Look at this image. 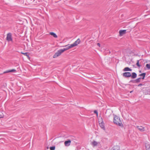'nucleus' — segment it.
<instances>
[{"mask_svg": "<svg viewBox=\"0 0 150 150\" xmlns=\"http://www.w3.org/2000/svg\"><path fill=\"white\" fill-rule=\"evenodd\" d=\"M21 53L23 54L24 55L26 56L29 59H30V57L29 56V55L28 54V53H27V52L23 53L22 52H21Z\"/></svg>", "mask_w": 150, "mask_h": 150, "instance_id": "17", "label": "nucleus"}, {"mask_svg": "<svg viewBox=\"0 0 150 150\" xmlns=\"http://www.w3.org/2000/svg\"><path fill=\"white\" fill-rule=\"evenodd\" d=\"M55 146H53L50 147V150H54L55 149Z\"/></svg>", "mask_w": 150, "mask_h": 150, "instance_id": "21", "label": "nucleus"}, {"mask_svg": "<svg viewBox=\"0 0 150 150\" xmlns=\"http://www.w3.org/2000/svg\"><path fill=\"white\" fill-rule=\"evenodd\" d=\"M139 60H138L137 61V62L136 64V65H137V66H138V67H140V65H139Z\"/></svg>", "mask_w": 150, "mask_h": 150, "instance_id": "24", "label": "nucleus"}, {"mask_svg": "<svg viewBox=\"0 0 150 150\" xmlns=\"http://www.w3.org/2000/svg\"><path fill=\"white\" fill-rule=\"evenodd\" d=\"M94 112L96 114L97 116L98 115V112H97V111H96V110H95V111H94Z\"/></svg>", "mask_w": 150, "mask_h": 150, "instance_id": "25", "label": "nucleus"}, {"mask_svg": "<svg viewBox=\"0 0 150 150\" xmlns=\"http://www.w3.org/2000/svg\"><path fill=\"white\" fill-rule=\"evenodd\" d=\"M146 75V73H143L142 74H140L139 75V76H142V79H144Z\"/></svg>", "mask_w": 150, "mask_h": 150, "instance_id": "14", "label": "nucleus"}, {"mask_svg": "<svg viewBox=\"0 0 150 150\" xmlns=\"http://www.w3.org/2000/svg\"><path fill=\"white\" fill-rule=\"evenodd\" d=\"M81 42V40L79 38L73 44H71V45L73 47L77 46L79 45Z\"/></svg>", "mask_w": 150, "mask_h": 150, "instance_id": "4", "label": "nucleus"}, {"mask_svg": "<svg viewBox=\"0 0 150 150\" xmlns=\"http://www.w3.org/2000/svg\"><path fill=\"white\" fill-rule=\"evenodd\" d=\"M142 84H139V85H138V86H142Z\"/></svg>", "mask_w": 150, "mask_h": 150, "instance_id": "27", "label": "nucleus"}, {"mask_svg": "<svg viewBox=\"0 0 150 150\" xmlns=\"http://www.w3.org/2000/svg\"><path fill=\"white\" fill-rule=\"evenodd\" d=\"M65 47L63 49H61L63 52L65 51H66L70 49L73 48L71 44H68L65 46Z\"/></svg>", "mask_w": 150, "mask_h": 150, "instance_id": "3", "label": "nucleus"}, {"mask_svg": "<svg viewBox=\"0 0 150 150\" xmlns=\"http://www.w3.org/2000/svg\"><path fill=\"white\" fill-rule=\"evenodd\" d=\"M123 76L125 77H129L131 76V74L129 72H125L123 74Z\"/></svg>", "mask_w": 150, "mask_h": 150, "instance_id": "7", "label": "nucleus"}, {"mask_svg": "<svg viewBox=\"0 0 150 150\" xmlns=\"http://www.w3.org/2000/svg\"><path fill=\"white\" fill-rule=\"evenodd\" d=\"M137 129L141 132H144L145 131L144 128L142 126H137Z\"/></svg>", "mask_w": 150, "mask_h": 150, "instance_id": "10", "label": "nucleus"}, {"mask_svg": "<svg viewBox=\"0 0 150 150\" xmlns=\"http://www.w3.org/2000/svg\"><path fill=\"white\" fill-rule=\"evenodd\" d=\"M6 40L8 41H11L12 40L11 34L10 33H8L7 35Z\"/></svg>", "mask_w": 150, "mask_h": 150, "instance_id": "6", "label": "nucleus"}, {"mask_svg": "<svg viewBox=\"0 0 150 150\" xmlns=\"http://www.w3.org/2000/svg\"><path fill=\"white\" fill-rule=\"evenodd\" d=\"M112 150H120L119 147L118 146H115L112 149Z\"/></svg>", "mask_w": 150, "mask_h": 150, "instance_id": "18", "label": "nucleus"}, {"mask_svg": "<svg viewBox=\"0 0 150 150\" xmlns=\"http://www.w3.org/2000/svg\"><path fill=\"white\" fill-rule=\"evenodd\" d=\"M141 78H138L136 80H135V81L136 82H140V79H141Z\"/></svg>", "mask_w": 150, "mask_h": 150, "instance_id": "23", "label": "nucleus"}, {"mask_svg": "<svg viewBox=\"0 0 150 150\" xmlns=\"http://www.w3.org/2000/svg\"><path fill=\"white\" fill-rule=\"evenodd\" d=\"M50 34L51 35L53 36L55 38H57V36L56 34L53 32H50Z\"/></svg>", "mask_w": 150, "mask_h": 150, "instance_id": "16", "label": "nucleus"}, {"mask_svg": "<svg viewBox=\"0 0 150 150\" xmlns=\"http://www.w3.org/2000/svg\"><path fill=\"white\" fill-rule=\"evenodd\" d=\"M98 144L99 143L98 142L94 140L91 143V145L93 147L97 146L98 145Z\"/></svg>", "mask_w": 150, "mask_h": 150, "instance_id": "9", "label": "nucleus"}, {"mask_svg": "<svg viewBox=\"0 0 150 150\" xmlns=\"http://www.w3.org/2000/svg\"><path fill=\"white\" fill-rule=\"evenodd\" d=\"M145 146L146 150H150V145L148 143H145Z\"/></svg>", "mask_w": 150, "mask_h": 150, "instance_id": "12", "label": "nucleus"}, {"mask_svg": "<svg viewBox=\"0 0 150 150\" xmlns=\"http://www.w3.org/2000/svg\"><path fill=\"white\" fill-rule=\"evenodd\" d=\"M99 124L100 126L101 127V128L103 129H105V126L102 120L101 121H99Z\"/></svg>", "mask_w": 150, "mask_h": 150, "instance_id": "8", "label": "nucleus"}, {"mask_svg": "<svg viewBox=\"0 0 150 150\" xmlns=\"http://www.w3.org/2000/svg\"><path fill=\"white\" fill-rule=\"evenodd\" d=\"M4 117V115L3 113L1 112L0 113V118H3Z\"/></svg>", "mask_w": 150, "mask_h": 150, "instance_id": "19", "label": "nucleus"}, {"mask_svg": "<svg viewBox=\"0 0 150 150\" xmlns=\"http://www.w3.org/2000/svg\"><path fill=\"white\" fill-rule=\"evenodd\" d=\"M126 33V30H120L119 31V36H122L124 35Z\"/></svg>", "mask_w": 150, "mask_h": 150, "instance_id": "5", "label": "nucleus"}, {"mask_svg": "<svg viewBox=\"0 0 150 150\" xmlns=\"http://www.w3.org/2000/svg\"><path fill=\"white\" fill-rule=\"evenodd\" d=\"M146 67L148 69H150V64H147Z\"/></svg>", "mask_w": 150, "mask_h": 150, "instance_id": "22", "label": "nucleus"}, {"mask_svg": "<svg viewBox=\"0 0 150 150\" xmlns=\"http://www.w3.org/2000/svg\"><path fill=\"white\" fill-rule=\"evenodd\" d=\"M63 52L61 49L58 50L53 56L54 58H56L59 56Z\"/></svg>", "mask_w": 150, "mask_h": 150, "instance_id": "2", "label": "nucleus"}, {"mask_svg": "<svg viewBox=\"0 0 150 150\" xmlns=\"http://www.w3.org/2000/svg\"><path fill=\"white\" fill-rule=\"evenodd\" d=\"M123 71H132V69H130L128 67H125L124 69H123Z\"/></svg>", "mask_w": 150, "mask_h": 150, "instance_id": "15", "label": "nucleus"}, {"mask_svg": "<svg viewBox=\"0 0 150 150\" xmlns=\"http://www.w3.org/2000/svg\"><path fill=\"white\" fill-rule=\"evenodd\" d=\"M113 122L114 124L118 126L121 127L123 126V125L120 118L117 116H114L113 118Z\"/></svg>", "mask_w": 150, "mask_h": 150, "instance_id": "1", "label": "nucleus"}, {"mask_svg": "<svg viewBox=\"0 0 150 150\" xmlns=\"http://www.w3.org/2000/svg\"><path fill=\"white\" fill-rule=\"evenodd\" d=\"M16 70L15 69H13L11 70H8L7 72H16Z\"/></svg>", "mask_w": 150, "mask_h": 150, "instance_id": "20", "label": "nucleus"}, {"mask_svg": "<svg viewBox=\"0 0 150 150\" xmlns=\"http://www.w3.org/2000/svg\"><path fill=\"white\" fill-rule=\"evenodd\" d=\"M71 141L69 140L68 141H66L64 142V144L66 146H69L71 144Z\"/></svg>", "mask_w": 150, "mask_h": 150, "instance_id": "11", "label": "nucleus"}, {"mask_svg": "<svg viewBox=\"0 0 150 150\" xmlns=\"http://www.w3.org/2000/svg\"><path fill=\"white\" fill-rule=\"evenodd\" d=\"M137 76V74L135 72H133L132 73V74L131 75V77L132 79H135V78Z\"/></svg>", "mask_w": 150, "mask_h": 150, "instance_id": "13", "label": "nucleus"}, {"mask_svg": "<svg viewBox=\"0 0 150 150\" xmlns=\"http://www.w3.org/2000/svg\"><path fill=\"white\" fill-rule=\"evenodd\" d=\"M132 91H130V93H132Z\"/></svg>", "mask_w": 150, "mask_h": 150, "instance_id": "30", "label": "nucleus"}, {"mask_svg": "<svg viewBox=\"0 0 150 150\" xmlns=\"http://www.w3.org/2000/svg\"><path fill=\"white\" fill-rule=\"evenodd\" d=\"M108 112H106V114L108 115Z\"/></svg>", "mask_w": 150, "mask_h": 150, "instance_id": "28", "label": "nucleus"}, {"mask_svg": "<svg viewBox=\"0 0 150 150\" xmlns=\"http://www.w3.org/2000/svg\"><path fill=\"white\" fill-rule=\"evenodd\" d=\"M139 72L140 73H141V71H139Z\"/></svg>", "mask_w": 150, "mask_h": 150, "instance_id": "29", "label": "nucleus"}, {"mask_svg": "<svg viewBox=\"0 0 150 150\" xmlns=\"http://www.w3.org/2000/svg\"><path fill=\"white\" fill-rule=\"evenodd\" d=\"M97 45L99 47H100V44L99 43H98L97 44Z\"/></svg>", "mask_w": 150, "mask_h": 150, "instance_id": "26", "label": "nucleus"}]
</instances>
